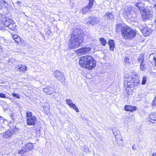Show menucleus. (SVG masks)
Returning a JSON list of instances; mask_svg holds the SVG:
<instances>
[{
    "mask_svg": "<svg viewBox=\"0 0 156 156\" xmlns=\"http://www.w3.org/2000/svg\"><path fill=\"white\" fill-rule=\"evenodd\" d=\"M83 31L77 28L73 29V33L70 34L69 48L71 49L79 47L83 41Z\"/></svg>",
    "mask_w": 156,
    "mask_h": 156,
    "instance_id": "f257e3e1",
    "label": "nucleus"
},
{
    "mask_svg": "<svg viewBox=\"0 0 156 156\" xmlns=\"http://www.w3.org/2000/svg\"><path fill=\"white\" fill-rule=\"evenodd\" d=\"M125 85H127L128 88H135L138 87L140 85V81L138 79V75L136 73H132V75L128 74L125 76L124 82Z\"/></svg>",
    "mask_w": 156,
    "mask_h": 156,
    "instance_id": "f03ea898",
    "label": "nucleus"
},
{
    "mask_svg": "<svg viewBox=\"0 0 156 156\" xmlns=\"http://www.w3.org/2000/svg\"><path fill=\"white\" fill-rule=\"evenodd\" d=\"M79 63L81 66L88 70L92 69L96 65L95 60L90 55L81 57L79 60Z\"/></svg>",
    "mask_w": 156,
    "mask_h": 156,
    "instance_id": "7ed1b4c3",
    "label": "nucleus"
},
{
    "mask_svg": "<svg viewBox=\"0 0 156 156\" xmlns=\"http://www.w3.org/2000/svg\"><path fill=\"white\" fill-rule=\"evenodd\" d=\"M16 26L12 20L5 16L3 19L2 23H0V29L1 30H5L6 28L13 30L16 28Z\"/></svg>",
    "mask_w": 156,
    "mask_h": 156,
    "instance_id": "20e7f679",
    "label": "nucleus"
},
{
    "mask_svg": "<svg viewBox=\"0 0 156 156\" xmlns=\"http://www.w3.org/2000/svg\"><path fill=\"white\" fill-rule=\"evenodd\" d=\"M121 34L125 39L133 38L135 37L136 34L134 30L126 26H125V27L123 28Z\"/></svg>",
    "mask_w": 156,
    "mask_h": 156,
    "instance_id": "39448f33",
    "label": "nucleus"
},
{
    "mask_svg": "<svg viewBox=\"0 0 156 156\" xmlns=\"http://www.w3.org/2000/svg\"><path fill=\"white\" fill-rule=\"evenodd\" d=\"M26 122L27 125L31 126L34 125L36 122L37 119L36 117L32 115L30 112H26Z\"/></svg>",
    "mask_w": 156,
    "mask_h": 156,
    "instance_id": "423d86ee",
    "label": "nucleus"
},
{
    "mask_svg": "<svg viewBox=\"0 0 156 156\" xmlns=\"http://www.w3.org/2000/svg\"><path fill=\"white\" fill-rule=\"evenodd\" d=\"M53 75L56 79L61 82L63 84H65V77L62 73L58 70H57L54 72Z\"/></svg>",
    "mask_w": 156,
    "mask_h": 156,
    "instance_id": "0eeeda50",
    "label": "nucleus"
},
{
    "mask_svg": "<svg viewBox=\"0 0 156 156\" xmlns=\"http://www.w3.org/2000/svg\"><path fill=\"white\" fill-rule=\"evenodd\" d=\"M91 49L90 47L83 46L76 50V52L79 55L88 54L90 51Z\"/></svg>",
    "mask_w": 156,
    "mask_h": 156,
    "instance_id": "6e6552de",
    "label": "nucleus"
},
{
    "mask_svg": "<svg viewBox=\"0 0 156 156\" xmlns=\"http://www.w3.org/2000/svg\"><path fill=\"white\" fill-rule=\"evenodd\" d=\"M89 22H87L86 24L88 25L89 23L91 25L94 26L97 24L99 22V19L98 17L94 16H90L88 18Z\"/></svg>",
    "mask_w": 156,
    "mask_h": 156,
    "instance_id": "1a4fd4ad",
    "label": "nucleus"
},
{
    "mask_svg": "<svg viewBox=\"0 0 156 156\" xmlns=\"http://www.w3.org/2000/svg\"><path fill=\"white\" fill-rule=\"evenodd\" d=\"M153 16L152 14L147 9L144 10L142 15V18L145 20H151Z\"/></svg>",
    "mask_w": 156,
    "mask_h": 156,
    "instance_id": "9d476101",
    "label": "nucleus"
},
{
    "mask_svg": "<svg viewBox=\"0 0 156 156\" xmlns=\"http://www.w3.org/2000/svg\"><path fill=\"white\" fill-rule=\"evenodd\" d=\"M125 27V26H124L122 22L121 21H118L117 22L116 26V31L118 33L122 31L123 28Z\"/></svg>",
    "mask_w": 156,
    "mask_h": 156,
    "instance_id": "9b49d317",
    "label": "nucleus"
},
{
    "mask_svg": "<svg viewBox=\"0 0 156 156\" xmlns=\"http://www.w3.org/2000/svg\"><path fill=\"white\" fill-rule=\"evenodd\" d=\"M114 17V15L111 12L107 13L104 16V19L106 20H112Z\"/></svg>",
    "mask_w": 156,
    "mask_h": 156,
    "instance_id": "f8f14e48",
    "label": "nucleus"
},
{
    "mask_svg": "<svg viewBox=\"0 0 156 156\" xmlns=\"http://www.w3.org/2000/svg\"><path fill=\"white\" fill-rule=\"evenodd\" d=\"M12 133H11V130H8L3 133L2 137L4 139H9L11 138L12 135Z\"/></svg>",
    "mask_w": 156,
    "mask_h": 156,
    "instance_id": "ddd939ff",
    "label": "nucleus"
},
{
    "mask_svg": "<svg viewBox=\"0 0 156 156\" xmlns=\"http://www.w3.org/2000/svg\"><path fill=\"white\" fill-rule=\"evenodd\" d=\"M43 90L47 94H51L54 91L53 88L49 86L47 87L46 88H44Z\"/></svg>",
    "mask_w": 156,
    "mask_h": 156,
    "instance_id": "4468645a",
    "label": "nucleus"
},
{
    "mask_svg": "<svg viewBox=\"0 0 156 156\" xmlns=\"http://www.w3.org/2000/svg\"><path fill=\"white\" fill-rule=\"evenodd\" d=\"M124 109L126 111L134 112L136 110V108L135 106L126 105L124 107Z\"/></svg>",
    "mask_w": 156,
    "mask_h": 156,
    "instance_id": "2eb2a0df",
    "label": "nucleus"
},
{
    "mask_svg": "<svg viewBox=\"0 0 156 156\" xmlns=\"http://www.w3.org/2000/svg\"><path fill=\"white\" fill-rule=\"evenodd\" d=\"M109 46V49L111 51H113L115 48V45L114 41L113 40L110 39L108 42Z\"/></svg>",
    "mask_w": 156,
    "mask_h": 156,
    "instance_id": "dca6fc26",
    "label": "nucleus"
},
{
    "mask_svg": "<svg viewBox=\"0 0 156 156\" xmlns=\"http://www.w3.org/2000/svg\"><path fill=\"white\" fill-rule=\"evenodd\" d=\"M26 152L32 150L34 147L33 145L31 143L27 144L23 147Z\"/></svg>",
    "mask_w": 156,
    "mask_h": 156,
    "instance_id": "f3484780",
    "label": "nucleus"
},
{
    "mask_svg": "<svg viewBox=\"0 0 156 156\" xmlns=\"http://www.w3.org/2000/svg\"><path fill=\"white\" fill-rule=\"evenodd\" d=\"M141 31L144 36L146 37L149 36L151 33V30L146 28L143 29Z\"/></svg>",
    "mask_w": 156,
    "mask_h": 156,
    "instance_id": "a211bd4d",
    "label": "nucleus"
},
{
    "mask_svg": "<svg viewBox=\"0 0 156 156\" xmlns=\"http://www.w3.org/2000/svg\"><path fill=\"white\" fill-rule=\"evenodd\" d=\"M148 120L152 123L154 121H156V113L151 114L149 117Z\"/></svg>",
    "mask_w": 156,
    "mask_h": 156,
    "instance_id": "6ab92c4d",
    "label": "nucleus"
},
{
    "mask_svg": "<svg viewBox=\"0 0 156 156\" xmlns=\"http://www.w3.org/2000/svg\"><path fill=\"white\" fill-rule=\"evenodd\" d=\"M17 67L19 71L20 72H24L27 70V67L24 65L20 64L17 66Z\"/></svg>",
    "mask_w": 156,
    "mask_h": 156,
    "instance_id": "aec40b11",
    "label": "nucleus"
},
{
    "mask_svg": "<svg viewBox=\"0 0 156 156\" xmlns=\"http://www.w3.org/2000/svg\"><path fill=\"white\" fill-rule=\"evenodd\" d=\"M135 5L140 10L144 11V5L143 3L141 2L136 3Z\"/></svg>",
    "mask_w": 156,
    "mask_h": 156,
    "instance_id": "412c9836",
    "label": "nucleus"
},
{
    "mask_svg": "<svg viewBox=\"0 0 156 156\" xmlns=\"http://www.w3.org/2000/svg\"><path fill=\"white\" fill-rule=\"evenodd\" d=\"M91 9L87 5L83 7L81 10L83 14H86L89 11H90Z\"/></svg>",
    "mask_w": 156,
    "mask_h": 156,
    "instance_id": "4be33fe9",
    "label": "nucleus"
},
{
    "mask_svg": "<svg viewBox=\"0 0 156 156\" xmlns=\"http://www.w3.org/2000/svg\"><path fill=\"white\" fill-rule=\"evenodd\" d=\"M144 55L143 54H140L137 58L138 61L140 63L144 62Z\"/></svg>",
    "mask_w": 156,
    "mask_h": 156,
    "instance_id": "5701e85b",
    "label": "nucleus"
},
{
    "mask_svg": "<svg viewBox=\"0 0 156 156\" xmlns=\"http://www.w3.org/2000/svg\"><path fill=\"white\" fill-rule=\"evenodd\" d=\"M99 41L100 43L103 46H105L107 43V41L105 38H100L99 39Z\"/></svg>",
    "mask_w": 156,
    "mask_h": 156,
    "instance_id": "b1692460",
    "label": "nucleus"
},
{
    "mask_svg": "<svg viewBox=\"0 0 156 156\" xmlns=\"http://www.w3.org/2000/svg\"><path fill=\"white\" fill-rule=\"evenodd\" d=\"M66 102L67 104L70 106L72 107L74 105H75V104H73L72 103V101L71 100L69 99H66Z\"/></svg>",
    "mask_w": 156,
    "mask_h": 156,
    "instance_id": "393cba45",
    "label": "nucleus"
},
{
    "mask_svg": "<svg viewBox=\"0 0 156 156\" xmlns=\"http://www.w3.org/2000/svg\"><path fill=\"white\" fill-rule=\"evenodd\" d=\"M150 58L154 60L155 63V66H156V54L154 53L151 54Z\"/></svg>",
    "mask_w": 156,
    "mask_h": 156,
    "instance_id": "a878e982",
    "label": "nucleus"
},
{
    "mask_svg": "<svg viewBox=\"0 0 156 156\" xmlns=\"http://www.w3.org/2000/svg\"><path fill=\"white\" fill-rule=\"evenodd\" d=\"M112 131L114 135L115 136L120 134L119 130L116 128L112 130Z\"/></svg>",
    "mask_w": 156,
    "mask_h": 156,
    "instance_id": "bb28decb",
    "label": "nucleus"
},
{
    "mask_svg": "<svg viewBox=\"0 0 156 156\" xmlns=\"http://www.w3.org/2000/svg\"><path fill=\"white\" fill-rule=\"evenodd\" d=\"M18 129L16 128V126H14L11 130V133H12V135L14 134L18 131Z\"/></svg>",
    "mask_w": 156,
    "mask_h": 156,
    "instance_id": "cd10ccee",
    "label": "nucleus"
},
{
    "mask_svg": "<svg viewBox=\"0 0 156 156\" xmlns=\"http://www.w3.org/2000/svg\"><path fill=\"white\" fill-rule=\"evenodd\" d=\"M94 0H89V2L88 5L90 8L91 9L92 8V7L94 5Z\"/></svg>",
    "mask_w": 156,
    "mask_h": 156,
    "instance_id": "c85d7f7f",
    "label": "nucleus"
},
{
    "mask_svg": "<svg viewBox=\"0 0 156 156\" xmlns=\"http://www.w3.org/2000/svg\"><path fill=\"white\" fill-rule=\"evenodd\" d=\"M147 77L146 76H144L142 78L141 84L142 85H144L146 83L147 81Z\"/></svg>",
    "mask_w": 156,
    "mask_h": 156,
    "instance_id": "c756f323",
    "label": "nucleus"
},
{
    "mask_svg": "<svg viewBox=\"0 0 156 156\" xmlns=\"http://www.w3.org/2000/svg\"><path fill=\"white\" fill-rule=\"evenodd\" d=\"M140 69L143 71H144L145 69V64L144 62L140 63Z\"/></svg>",
    "mask_w": 156,
    "mask_h": 156,
    "instance_id": "7c9ffc66",
    "label": "nucleus"
},
{
    "mask_svg": "<svg viewBox=\"0 0 156 156\" xmlns=\"http://www.w3.org/2000/svg\"><path fill=\"white\" fill-rule=\"evenodd\" d=\"M27 152L25 150V149H24L23 147L22 149L21 150H19L18 151V153L20 154H23Z\"/></svg>",
    "mask_w": 156,
    "mask_h": 156,
    "instance_id": "2f4dec72",
    "label": "nucleus"
},
{
    "mask_svg": "<svg viewBox=\"0 0 156 156\" xmlns=\"http://www.w3.org/2000/svg\"><path fill=\"white\" fill-rule=\"evenodd\" d=\"M5 16L3 15L1 13H0V22H2V23L3 19L5 18Z\"/></svg>",
    "mask_w": 156,
    "mask_h": 156,
    "instance_id": "473e14b6",
    "label": "nucleus"
},
{
    "mask_svg": "<svg viewBox=\"0 0 156 156\" xmlns=\"http://www.w3.org/2000/svg\"><path fill=\"white\" fill-rule=\"evenodd\" d=\"M43 108L45 111L48 112L49 111V110L50 108V107L49 106H44L43 107Z\"/></svg>",
    "mask_w": 156,
    "mask_h": 156,
    "instance_id": "72a5a7b5",
    "label": "nucleus"
},
{
    "mask_svg": "<svg viewBox=\"0 0 156 156\" xmlns=\"http://www.w3.org/2000/svg\"><path fill=\"white\" fill-rule=\"evenodd\" d=\"M5 119L2 117L0 116V123H3L5 122Z\"/></svg>",
    "mask_w": 156,
    "mask_h": 156,
    "instance_id": "f704fd0d",
    "label": "nucleus"
},
{
    "mask_svg": "<svg viewBox=\"0 0 156 156\" xmlns=\"http://www.w3.org/2000/svg\"><path fill=\"white\" fill-rule=\"evenodd\" d=\"M72 108H73L74 109L75 111H76V112H79V109L77 108L76 107V105H75L72 107Z\"/></svg>",
    "mask_w": 156,
    "mask_h": 156,
    "instance_id": "c9c22d12",
    "label": "nucleus"
},
{
    "mask_svg": "<svg viewBox=\"0 0 156 156\" xmlns=\"http://www.w3.org/2000/svg\"><path fill=\"white\" fill-rule=\"evenodd\" d=\"M14 41L16 43H18L20 41V38L19 37H18L15 39Z\"/></svg>",
    "mask_w": 156,
    "mask_h": 156,
    "instance_id": "e433bc0d",
    "label": "nucleus"
},
{
    "mask_svg": "<svg viewBox=\"0 0 156 156\" xmlns=\"http://www.w3.org/2000/svg\"><path fill=\"white\" fill-rule=\"evenodd\" d=\"M12 95H13V97H14V98H18V99L20 98V96L18 94H14V93H13L12 94Z\"/></svg>",
    "mask_w": 156,
    "mask_h": 156,
    "instance_id": "4c0bfd02",
    "label": "nucleus"
},
{
    "mask_svg": "<svg viewBox=\"0 0 156 156\" xmlns=\"http://www.w3.org/2000/svg\"><path fill=\"white\" fill-rule=\"evenodd\" d=\"M129 59L127 57H126L124 58V62L126 63H129Z\"/></svg>",
    "mask_w": 156,
    "mask_h": 156,
    "instance_id": "58836bf2",
    "label": "nucleus"
},
{
    "mask_svg": "<svg viewBox=\"0 0 156 156\" xmlns=\"http://www.w3.org/2000/svg\"><path fill=\"white\" fill-rule=\"evenodd\" d=\"M0 98H6L5 95L2 93H0Z\"/></svg>",
    "mask_w": 156,
    "mask_h": 156,
    "instance_id": "ea45409f",
    "label": "nucleus"
},
{
    "mask_svg": "<svg viewBox=\"0 0 156 156\" xmlns=\"http://www.w3.org/2000/svg\"><path fill=\"white\" fill-rule=\"evenodd\" d=\"M15 105L18 108H21V105L18 102H16L15 103Z\"/></svg>",
    "mask_w": 156,
    "mask_h": 156,
    "instance_id": "a19ab883",
    "label": "nucleus"
},
{
    "mask_svg": "<svg viewBox=\"0 0 156 156\" xmlns=\"http://www.w3.org/2000/svg\"><path fill=\"white\" fill-rule=\"evenodd\" d=\"M126 91H127L128 94L130 95L131 94V90L130 89H126Z\"/></svg>",
    "mask_w": 156,
    "mask_h": 156,
    "instance_id": "79ce46f5",
    "label": "nucleus"
},
{
    "mask_svg": "<svg viewBox=\"0 0 156 156\" xmlns=\"http://www.w3.org/2000/svg\"><path fill=\"white\" fill-rule=\"evenodd\" d=\"M153 105H156V97L155 98L154 101H153L152 103Z\"/></svg>",
    "mask_w": 156,
    "mask_h": 156,
    "instance_id": "37998d69",
    "label": "nucleus"
},
{
    "mask_svg": "<svg viewBox=\"0 0 156 156\" xmlns=\"http://www.w3.org/2000/svg\"><path fill=\"white\" fill-rule=\"evenodd\" d=\"M19 36L16 34L13 35L12 36V37L13 39L14 40L17 37H18Z\"/></svg>",
    "mask_w": 156,
    "mask_h": 156,
    "instance_id": "c03bdc74",
    "label": "nucleus"
},
{
    "mask_svg": "<svg viewBox=\"0 0 156 156\" xmlns=\"http://www.w3.org/2000/svg\"><path fill=\"white\" fill-rule=\"evenodd\" d=\"M133 11V10H132V9H131V8H130L129 9V11H128L127 10H126V13H130L131 12H132Z\"/></svg>",
    "mask_w": 156,
    "mask_h": 156,
    "instance_id": "a18cd8bd",
    "label": "nucleus"
},
{
    "mask_svg": "<svg viewBox=\"0 0 156 156\" xmlns=\"http://www.w3.org/2000/svg\"><path fill=\"white\" fill-rule=\"evenodd\" d=\"M0 2L2 4H3V3L4 4L6 3V2L4 0H0Z\"/></svg>",
    "mask_w": 156,
    "mask_h": 156,
    "instance_id": "49530a36",
    "label": "nucleus"
},
{
    "mask_svg": "<svg viewBox=\"0 0 156 156\" xmlns=\"http://www.w3.org/2000/svg\"><path fill=\"white\" fill-rule=\"evenodd\" d=\"M126 120L127 121H129V122H130V121H131V120L130 119V117L126 118Z\"/></svg>",
    "mask_w": 156,
    "mask_h": 156,
    "instance_id": "de8ad7c7",
    "label": "nucleus"
},
{
    "mask_svg": "<svg viewBox=\"0 0 156 156\" xmlns=\"http://www.w3.org/2000/svg\"><path fill=\"white\" fill-rule=\"evenodd\" d=\"M21 3V2H20L19 1H17L16 2V4L18 5H19Z\"/></svg>",
    "mask_w": 156,
    "mask_h": 156,
    "instance_id": "09e8293b",
    "label": "nucleus"
},
{
    "mask_svg": "<svg viewBox=\"0 0 156 156\" xmlns=\"http://www.w3.org/2000/svg\"><path fill=\"white\" fill-rule=\"evenodd\" d=\"M155 14H154V16L155 17V19L154 20L155 22H156V9H155Z\"/></svg>",
    "mask_w": 156,
    "mask_h": 156,
    "instance_id": "8fccbe9b",
    "label": "nucleus"
},
{
    "mask_svg": "<svg viewBox=\"0 0 156 156\" xmlns=\"http://www.w3.org/2000/svg\"><path fill=\"white\" fill-rule=\"evenodd\" d=\"M144 0L145 1H147V2H151L152 1H154V0Z\"/></svg>",
    "mask_w": 156,
    "mask_h": 156,
    "instance_id": "3c124183",
    "label": "nucleus"
},
{
    "mask_svg": "<svg viewBox=\"0 0 156 156\" xmlns=\"http://www.w3.org/2000/svg\"><path fill=\"white\" fill-rule=\"evenodd\" d=\"M132 148L133 150H136V149L134 145H133L132 146Z\"/></svg>",
    "mask_w": 156,
    "mask_h": 156,
    "instance_id": "603ef678",
    "label": "nucleus"
},
{
    "mask_svg": "<svg viewBox=\"0 0 156 156\" xmlns=\"http://www.w3.org/2000/svg\"><path fill=\"white\" fill-rule=\"evenodd\" d=\"M152 156H156V153L154 152L153 153Z\"/></svg>",
    "mask_w": 156,
    "mask_h": 156,
    "instance_id": "864d4df0",
    "label": "nucleus"
},
{
    "mask_svg": "<svg viewBox=\"0 0 156 156\" xmlns=\"http://www.w3.org/2000/svg\"><path fill=\"white\" fill-rule=\"evenodd\" d=\"M2 6L1 5V4H0V10L1 9H2Z\"/></svg>",
    "mask_w": 156,
    "mask_h": 156,
    "instance_id": "5fc2aeb1",
    "label": "nucleus"
},
{
    "mask_svg": "<svg viewBox=\"0 0 156 156\" xmlns=\"http://www.w3.org/2000/svg\"><path fill=\"white\" fill-rule=\"evenodd\" d=\"M154 7L155 8V9H156V4L154 5Z\"/></svg>",
    "mask_w": 156,
    "mask_h": 156,
    "instance_id": "6e6d98bb",
    "label": "nucleus"
},
{
    "mask_svg": "<svg viewBox=\"0 0 156 156\" xmlns=\"http://www.w3.org/2000/svg\"><path fill=\"white\" fill-rule=\"evenodd\" d=\"M124 85H125V86H126V85H125V84H124ZM126 85L127 86V85ZM125 87H126V86H125Z\"/></svg>",
    "mask_w": 156,
    "mask_h": 156,
    "instance_id": "4d7b16f0",
    "label": "nucleus"
}]
</instances>
